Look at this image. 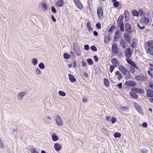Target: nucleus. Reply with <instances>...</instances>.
Masks as SVG:
<instances>
[{"label": "nucleus", "mask_w": 153, "mask_h": 153, "mask_svg": "<svg viewBox=\"0 0 153 153\" xmlns=\"http://www.w3.org/2000/svg\"><path fill=\"white\" fill-rule=\"evenodd\" d=\"M97 13L99 18H101L103 15V9L101 7H98Z\"/></svg>", "instance_id": "0eeeda50"}, {"label": "nucleus", "mask_w": 153, "mask_h": 153, "mask_svg": "<svg viewBox=\"0 0 153 153\" xmlns=\"http://www.w3.org/2000/svg\"><path fill=\"white\" fill-rule=\"evenodd\" d=\"M145 25L143 23L140 21L139 23L137 24V26L139 27L140 30L144 29L145 27Z\"/></svg>", "instance_id": "f3484780"}, {"label": "nucleus", "mask_w": 153, "mask_h": 153, "mask_svg": "<svg viewBox=\"0 0 153 153\" xmlns=\"http://www.w3.org/2000/svg\"><path fill=\"white\" fill-rule=\"evenodd\" d=\"M136 40L135 39H133L131 40V45L132 48H135L137 46V44L136 43Z\"/></svg>", "instance_id": "a878e982"}, {"label": "nucleus", "mask_w": 153, "mask_h": 153, "mask_svg": "<svg viewBox=\"0 0 153 153\" xmlns=\"http://www.w3.org/2000/svg\"><path fill=\"white\" fill-rule=\"evenodd\" d=\"M84 48L86 50H88L89 48V46L87 45H85L84 46Z\"/></svg>", "instance_id": "5fc2aeb1"}, {"label": "nucleus", "mask_w": 153, "mask_h": 153, "mask_svg": "<svg viewBox=\"0 0 153 153\" xmlns=\"http://www.w3.org/2000/svg\"><path fill=\"white\" fill-rule=\"evenodd\" d=\"M135 79L136 80L140 81H144L146 79V77L142 74L136 76Z\"/></svg>", "instance_id": "9d476101"}, {"label": "nucleus", "mask_w": 153, "mask_h": 153, "mask_svg": "<svg viewBox=\"0 0 153 153\" xmlns=\"http://www.w3.org/2000/svg\"><path fill=\"white\" fill-rule=\"evenodd\" d=\"M113 28H114V26H112L111 27L109 30L108 32H112L113 30Z\"/></svg>", "instance_id": "680f3d73"}, {"label": "nucleus", "mask_w": 153, "mask_h": 153, "mask_svg": "<svg viewBox=\"0 0 153 153\" xmlns=\"http://www.w3.org/2000/svg\"><path fill=\"white\" fill-rule=\"evenodd\" d=\"M58 94L60 96L62 97H64L65 96L66 94L64 91H59Z\"/></svg>", "instance_id": "58836bf2"}, {"label": "nucleus", "mask_w": 153, "mask_h": 153, "mask_svg": "<svg viewBox=\"0 0 153 153\" xmlns=\"http://www.w3.org/2000/svg\"><path fill=\"white\" fill-rule=\"evenodd\" d=\"M74 51L75 52L78 56H80L81 53V50L79 48H77L74 47Z\"/></svg>", "instance_id": "5701e85b"}, {"label": "nucleus", "mask_w": 153, "mask_h": 153, "mask_svg": "<svg viewBox=\"0 0 153 153\" xmlns=\"http://www.w3.org/2000/svg\"><path fill=\"white\" fill-rule=\"evenodd\" d=\"M104 84L107 87L109 86V81L108 79H103Z\"/></svg>", "instance_id": "393cba45"}, {"label": "nucleus", "mask_w": 153, "mask_h": 153, "mask_svg": "<svg viewBox=\"0 0 153 153\" xmlns=\"http://www.w3.org/2000/svg\"><path fill=\"white\" fill-rule=\"evenodd\" d=\"M77 6V7L80 9H83V6L82 4L80 3V2H77L75 4Z\"/></svg>", "instance_id": "473e14b6"}, {"label": "nucleus", "mask_w": 153, "mask_h": 153, "mask_svg": "<svg viewBox=\"0 0 153 153\" xmlns=\"http://www.w3.org/2000/svg\"><path fill=\"white\" fill-rule=\"evenodd\" d=\"M116 119L114 117H113L111 119V122L112 123H114L116 121Z\"/></svg>", "instance_id": "3c124183"}, {"label": "nucleus", "mask_w": 153, "mask_h": 153, "mask_svg": "<svg viewBox=\"0 0 153 153\" xmlns=\"http://www.w3.org/2000/svg\"><path fill=\"white\" fill-rule=\"evenodd\" d=\"M125 53L126 58H130L131 57L133 52L130 48H127L125 50Z\"/></svg>", "instance_id": "20e7f679"}, {"label": "nucleus", "mask_w": 153, "mask_h": 153, "mask_svg": "<svg viewBox=\"0 0 153 153\" xmlns=\"http://www.w3.org/2000/svg\"><path fill=\"white\" fill-rule=\"evenodd\" d=\"M94 36H97L98 35L97 32L96 31H94Z\"/></svg>", "instance_id": "69168bd1"}, {"label": "nucleus", "mask_w": 153, "mask_h": 153, "mask_svg": "<svg viewBox=\"0 0 153 153\" xmlns=\"http://www.w3.org/2000/svg\"><path fill=\"white\" fill-rule=\"evenodd\" d=\"M51 10H52V12L54 13H55L56 12V9L55 8L53 7H51Z\"/></svg>", "instance_id": "8fccbe9b"}, {"label": "nucleus", "mask_w": 153, "mask_h": 153, "mask_svg": "<svg viewBox=\"0 0 153 153\" xmlns=\"http://www.w3.org/2000/svg\"><path fill=\"white\" fill-rule=\"evenodd\" d=\"M63 56L64 58L66 59H68L70 57V55L66 53H64Z\"/></svg>", "instance_id": "79ce46f5"}, {"label": "nucleus", "mask_w": 153, "mask_h": 153, "mask_svg": "<svg viewBox=\"0 0 153 153\" xmlns=\"http://www.w3.org/2000/svg\"><path fill=\"white\" fill-rule=\"evenodd\" d=\"M61 146L58 143H56L54 144V147L56 151H58L61 149Z\"/></svg>", "instance_id": "4be33fe9"}, {"label": "nucleus", "mask_w": 153, "mask_h": 153, "mask_svg": "<svg viewBox=\"0 0 153 153\" xmlns=\"http://www.w3.org/2000/svg\"><path fill=\"white\" fill-rule=\"evenodd\" d=\"M150 87L151 88L153 89V83L150 85Z\"/></svg>", "instance_id": "774afa93"}, {"label": "nucleus", "mask_w": 153, "mask_h": 153, "mask_svg": "<svg viewBox=\"0 0 153 153\" xmlns=\"http://www.w3.org/2000/svg\"><path fill=\"white\" fill-rule=\"evenodd\" d=\"M147 96L148 97H153V91L151 90H146Z\"/></svg>", "instance_id": "aec40b11"}, {"label": "nucleus", "mask_w": 153, "mask_h": 153, "mask_svg": "<svg viewBox=\"0 0 153 153\" xmlns=\"http://www.w3.org/2000/svg\"><path fill=\"white\" fill-rule=\"evenodd\" d=\"M140 21L146 25L149 22V19L148 18L144 17L140 19Z\"/></svg>", "instance_id": "2eb2a0df"}, {"label": "nucleus", "mask_w": 153, "mask_h": 153, "mask_svg": "<svg viewBox=\"0 0 153 153\" xmlns=\"http://www.w3.org/2000/svg\"><path fill=\"white\" fill-rule=\"evenodd\" d=\"M123 15H120L117 20V25L119 26L121 31H124V24L123 22Z\"/></svg>", "instance_id": "f03ea898"}, {"label": "nucleus", "mask_w": 153, "mask_h": 153, "mask_svg": "<svg viewBox=\"0 0 153 153\" xmlns=\"http://www.w3.org/2000/svg\"><path fill=\"white\" fill-rule=\"evenodd\" d=\"M114 68V66L111 65L109 68V71L111 72L112 73Z\"/></svg>", "instance_id": "a18cd8bd"}, {"label": "nucleus", "mask_w": 153, "mask_h": 153, "mask_svg": "<svg viewBox=\"0 0 153 153\" xmlns=\"http://www.w3.org/2000/svg\"><path fill=\"white\" fill-rule=\"evenodd\" d=\"M82 101L84 102H87L88 100L86 98L84 97L82 99Z\"/></svg>", "instance_id": "13d9d810"}, {"label": "nucleus", "mask_w": 153, "mask_h": 153, "mask_svg": "<svg viewBox=\"0 0 153 153\" xmlns=\"http://www.w3.org/2000/svg\"><path fill=\"white\" fill-rule=\"evenodd\" d=\"M26 94V91L19 92V93L17 96L18 99L19 100H21Z\"/></svg>", "instance_id": "a211bd4d"}, {"label": "nucleus", "mask_w": 153, "mask_h": 153, "mask_svg": "<svg viewBox=\"0 0 153 153\" xmlns=\"http://www.w3.org/2000/svg\"><path fill=\"white\" fill-rule=\"evenodd\" d=\"M125 85L129 87H134L136 86L137 85L136 83L134 81L132 80L126 81Z\"/></svg>", "instance_id": "423d86ee"}, {"label": "nucleus", "mask_w": 153, "mask_h": 153, "mask_svg": "<svg viewBox=\"0 0 153 153\" xmlns=\"http://www.w3.org/2000/svg\"><path fill=\"white\" fill-rule=\"evenodd\" d=\"M84 76L86 77H88V75L87 73H84Z\"/></svg>", "instance_id": "338daca9"}, {"label": "nucleus", "mask_w": 153, "mask_h": 153, "mask_svg": "<svg viewBox=\"0 0 153 153\" xmlns=\"http://www.w3.org/2000/svg\"><path fill=\"white\" fill-rule=\"evenodd\" d=\"M51 18L52 21L54 22H56V19L55 18L54 16L53 15H52L51 16Z\"/></svg>", "instance_id": "4d7b16f0"}, {"label": "nucleus", "mask_w": 153, "mask_h": 153, "mask_svg": "<svg viewBox=\"0 0 153 153\" xmlns=\"http://www.w3.org/2000/svg\"><path fill=\"white\" fill-rule=\"evenodd\" d=\"M94 60L96 62H97L98 61V59L96 56V55L94 56Z\"/></svg>", "instance_id": "052dcab7"}, {"label": "nucleus", "mask_w": 153, "mask_h": 153, "mask_svg": "<svg viewBox=\"0 0 153 153\" xmlns=\"http://www.w3.org/2000/svg\"><path fill=\"white\" fill-rule=\"evenodd\" d=\"M115 75L117 76V79L118 80H120L123 77V76L120 71H117L115 73Z\"/></svg>", "instance_id": "6ab92c4d"}, {"label": "nucleus", "mask_w": 153, "mask_h": 153, "mask_svg": "<svg viewBox=\"0 0 153 153\" xmlns=\"http://www.w3.org/2000/svg\"><path fill=\"white\" fill-rule=\"evenodd\" d=\"M111 40V37L109 36H107L104 38V42L105 43L108 42Z\"/></svg>", "instance_id": "c756f323"}, {"label": "nucleus", "mask_w": 153, "mask_h": 153, "mask_svg": "<svg viewBox=\"0 0 153 153\" xmlns=\"http://www.w3.org/2000/svg\"><path fill=\"white\" fill-rule=\"evenodd\" d=\"M52 138L53 141L57 140L58 139V137L56 136L55 133H54L52 136Z\"/></svg>", "instance_id": "c85d7f7f"}, {"label": "nucleus", "mask_w": 153, "mask_h": 153, "mask_svg": "<svg viewBox=\"0 0 153 153\" xmlns=\"http://www.w3.org/2000/svg\"><path fill=\"white\" fill-rule=\"evenodd\" d=\"M130 95L133 98L136 99H137L138 96L133 91L130 92H129Z\"/></svg>", "instance_id": "b1692460"}, {"label": "nucleus", "mask_w": 153, "mask_h": 153, "mask_svg": "<svg viewBox=\"0 0 153 153\" xmlns=\"http://www.w3.org/2000/svg\"><path fill=\"white\" fill-rule=\"evenodd\" d=\"M87 62L89 65H91L93 63L92 60L91 59H87Z\"/></svg>", "instance_id": "4c0bfd02"}, {"label": "nucleus", "mask_w": 153, "mask_h": 153, "mask_svg": "<svg viewBox=\"0 0 153 153\" xmlns=\"http://www.w3.org/2000/svg\"><path fill=\"white\" fill-rule=\"evenodd\" d=\"M64 4V2L62 0L59 1L56 4V5L59 7L62 6Z\"/></svg>", "instance_id": "bb28decb"}, {"label": "nucleus", "mask_w": 153, "mask_h": 153, "mask_svg": "<svg viewBox=\"0 0 153 153\" xmlns=\"http://www.w3.org/2000/svg\"><path fill=\"white\" fill-rule=\"evenodd\" d=\"M145 49L147 53L153 55V41L151 40L146 42Z\"/></svg>", "instance_id": "f257e3e1"}, {"label": "nucleus", "mask_w": 153, "mask_h": 153, "mask_svg": "<svg viewBox=\"0 0 153 153\" xmlns=\"http://www.w3.org/2000/svg\"><path fill=\"white\" fill-rule=\"evenodd\" d=\"M122 82H121L120 83L118 84H117V86H118V87L119 88H122Z\"/></svg>", "instance_id": "0e129e2a"}, {"label": "nucleus", "mask_w": 153, "mask_h": 153, "mask_svg": "<svg viewBox=\"0 0 153 153\" xmlns=\"http://www.w3.org/2000/svg\"><path fill=\"white\" fill-rule=\"evenodd\" d=\"M42 7L43 8H44L45 9H47V6L46 4L44 3H42Z\"/></svg>", "instance_id": "864d4df0"}, {"label": "nucleus", "mask_w": 153, "mask_h": 153, "mask_svg": "<svg viewBox=\"0 0 153 153\" xmlns=\"http://www.w3.org/2000/svg\"><path fill=\"white\" fill-rule=\"evenodd\" d=\"M131 13L134 16H138L139 15V13L136 10H134L131 12Z\"/></svg>", "instance_id": "cd10ccee"}, {"label": "nucleus", "mask_w": 153, "mask_h": 153, "mask_svg": "<svg viewBox=\"0 0 153 153\" xmlns=\"http://www.w3.org/2000/svg\"><path fill=\"white\" fill-rule=\"evenodd\" d=\"M0 146L1 148H4V145L2 142H1L0 143Z\"/></svg>", "instance_id": "e2e57ef3"}, {"label": "nucleus", "mask_w": 153, "mask_h": 153, "mask_svg": "<svg viewBox=\"0 0 153 153\" xmlns=\"http://www.w3.org/2000/svg\"><path fill=\"white\" fill-rule=\"evenodd\" d=\"M125 28L128 33L131 31V25L128 23H126L125 25Z\"/></svg>", "instance_id": "ddd939ff"}, {"label": "nucleus", "mask_w": 153, "mask_h": 153, "mask_svg": "<svg viewBox=\"0 0 153 153\" xmlns=\"http://www.w3.org/2000/svg\"><path fill=\"white\" fill-rule=\"evenodd\" d=\"M133 90L134 91L140 94H143L145 92V91L143 89L138 87L134 88Z\"/></svg>", "instance_id": "1a4fd4ad"}, {"label": "nucleus", "mask_w": 153, "mask_h": 153, "mask_svg": "<svg viewBox=\"0 0 153 153\" xmlns=\"http://www.w3.org/2000/svg\"><path fill=\"white\" fill-rule=\"evenodd\" d=\"M87 26L89 31H92V30L91 28V25L89 22H88L87 23Z\"/></svg>", "instance_id": "72a5a7b5"}, {"label": "nucleus", "mask_w": 153, "mask_h": 153, "mask_svg": "<svg viewBox=\"0 0 153 153\" xmlns=\"http://www.w3.org/2000/svg\"><path fill=\"white\" fill-rule=\"evenodd\" d=\"M123 37L126 42L130 43L131 42V37L128 34L126 33L123 34Z\"/></svg>", "instance_id": "f8f14e48"}, {"label": "nucleus", "mask_w": 153, "mask_h": 153, "mask_svg": "<svg viewBox=\"0 0 153 153\" xmlns=\"http://www.w3.org/2000/svg\"><path fill=\"white\" fill-rule=\"evenodd\" d=\"M91 49L94 51H97V49L96 47L94 45H93L91 47Z\"/></svg>", "instance_id": "c03bdc74"}, {"label": "nucleus", "mask_w": 153, "mask_h": 153, "mask_svg": "<svg viewBox=\"0 0 153 153\" xmlns=\"http://www.w3.org/2000/svg\"><path fill=\"white\" fill-rule=\"evenodd\" d=\"M119 2L117 1H116L114 3V6L115 7H117L119 6Z\"/></svg>", "instance_id": "37998d69"}, {"label": "nucleus", "mask_w": 153, "mask_h": 153, "mask_svg": "<svg viewBox=\"0 0 153 153\" xmlns=\"http://www.w3.org/2000/svg\"><path fill=\"white\" fill-rule=\"evenodd\" d=\"M126 60L128 63L131 66L133 65L135 63L133 61H132L129 58H126Z\"/></svg>", "instance_id": "2f4dec72"}, {"label": "nucleus", "mask_w": 153, "mask_h": 153, "mask_svg": "<svg viewBox=\"0 0 153 153\" xmlns=\"http://www.w3.org/2000/svg\"><path fill=\"white\" fill-rule=\"evenodd\" d=\"M30 151L32 153H38L37 151L33 148H31Z\"/></svg>", "instance_id": "ea45409f"}, {"label": "nucleus", "mask_w": 153, "mask_h": 153, "mask_svg": "<svg viewBox=\"0 0 153 153\" xmlns=\"http://www.w3.org/2000/svg\"><path fill=\"white\" fill-rule=\"evenodd\" d=\"M68 77L69 80L71 82H74L76 81V79L73 75L69 74Z\"/></svg>", "instance_id": "412c9836"}, {"label": "nucleus", "mask_w": 153, "mask_h": 153, "mask_svg": "<svg viewBox=\"0 0 153 153\" xmlns=\"http://www.w3.org/2000/svg\"><path fill=\"white\" fill-rule=\"evenodd\" d=\"M55 121L57 125L59 126L62 125V118L59 116L57 115L55 118Z\"/></svg>", "instance_id": "6e6552de"}, {"label": "nucleus", "mask_w": 153, "mask_h": 153, "mask_svg": "<svg viewBox=\"0 0 153 153\" xmlns=\"http://www.w3.org/2000/svg\"><path fill=\"white\" fill-rule=\"evenodd\" d=\"M120 44L123 49H124L127 46V44L125 41L123 39L120 41Z\"/></svg>", "instance_id": "dca6fc26"}, {"label": "nucleus", "mask_w": 153, "mask_h": 153, "mask_svg": "<svg viewBox=\"0 0 153 153\" xmlns=\"http://www.w3.org/2000/svg\"><path fill=\"white\" fill-rule=\"evenodd\" d=\"M39 67L40 69H43L45 68V65L42 62H41L39 64Z\"/></svg>", "instance_id": "e433bc0d"}, {"label": "nucleus", "mask_w": 153, "mask_h": 153, "mask_svg": "<svg viewBox=\"0 0 153 153\" xmlns=\"http://www.w3.org/2000/svg\"><path fill=\"white\" fill-rule=\"evenodd\" d=\"M136 108L137 109L138 111L140 112H140L141 111V108L138 105H137V106H136Z\"/></svg>", "instance_id": "603ef678"}, {"label": "nucleus", "mask_w": 153, "mask_h": 153, "mask_svg": "<svg viewBox=\"0 0 153 153\" xmlns=\"http://www.w3.org/2000/svg\"><path fill=\"white\" fill-rule=\"evenodd\" d=\"M81 64H82V65L83 67H86L87 65L86 62L83 61L82 62Z\"/></svg>", "instance_id": "09e8293b"}, {"label": "nucleus", "mask_w": 153, "mask_h": 153, "mask_svg": "<svg viewBox=\"0 0 153 153\" xmlns=\"http://www.w3.org/2000/svg\"><path fill=\"white\" fill-rule=\"evenodd\" d=\"M47 123L49 124L50 123V121L51 120V118L50 117H49L48 116H47Z\"/></svg>", "instance_id": "6e6d98bb"}, {"label": "nucleus", "mask_w": 153, "mask_h": 153, "mask_svg": "<svg viewBox=\"0 0 153 153\" xmlns=\"http://www.w3.org/2000/svg\"><path fill=\"white\" fill-rule=\"evenodd\" d=\"M118 46L115 43H113L112 46V50L114 54H117L118 53Z\"/></svg>", "instance_id": "9b49d317"}, {"label": "nucleus", "mask_w": 153, "mask_h": 153, "mask_svg": "<svg viewBox=\"0 0 153 153\" xmlns=\"http://www.w3.org/2000/svg\"><path fill=\"white\" fill-rule=\"evenodd\" d=\"M138 12L139 14H140V16H144L145 14V13L141 9H139L138 10Z\"/></svg>", "instance_id": "f704fd0d"}, {"label": "nucleus", "mask_w": 153, "mask_h": 153, "mask_svg": "<svg viewBox=\"0 0 153 153\" xmlns=\"http://www.w3.org/2000/svg\"><path fill=\"white\" fill-rule=\"evenodd\" d=\"M96 27L98 29H100L101 27V24L99 23H97L96 24Z\"/></svg>", "instance_id": "49530a36"}, {"label": "nucleus", "mask_w": 153, "mask_h": 153, "mask_svg": "<svg viewBox=\"0 0 153 153\" xmlns=\"http://www.w3.org/2000/svg\"><path fill=\"white\" fill-rule=\"evenodd\" d=\"M132 68L133 70V72L134 73L135 71H139V69L138 68V67L136 65L135 63L132 66Z\"/></svg>", "instance_id": "7c9ffc66"}, {"label": "nucleus", "mask_w": 153, "mask_h": 153, "mask_svg": "<svg viewBox=\"0 0 153 153\" xmlns=\"http://www.w3.org/2000/svg\"><path fill=\"white\" fill-rule=\"evenodd\" d=\"M142 126L144 128H146L147 127V124L146 123L144 122L142 124Z\"/></svg>", "instance_id": "bf43d9fd"}, {"label": "nucleus", "mask_w": 153, "mask_h": 153, "mask_svg": "<svg viewBox=\"0 0 153 153\" xmlns=\"http://www.w3.org/2000/svg\"><path fill=\"white\" fill-rule=\"evenodd\" d=\"M36 72L38 75H39L41 74L40 71L38 68L36 69Z\"/></svg>", "instance_id": "de8ad7c7"}, {"label": "nucleus", "mask_w": 153, "mask_h": 153, "mask_svg": "<svg viewBox=\"0 0 153 153\" xmlns=\"http://www.w3.org/2000/svg\"><path fill=\"white\" fill-rule=\"evenodd\" d=\"M122 34L121 33V32L119 30H117L115 33V34L114 36V42H116L118 39L122 36Z\"/></svg>", "instance_id": "7ed1b4c3"}, {"label": "nucleus", "mask_w": 153, "mask_h": 153, "mask_svg": "<svg viewBox=\"0 0 153 153\" xmlns=\"http://www.w3.org/2000/svg\"><path fill=\"white\" fill-rule=\"evenodd\" d=\"M121 136L119 132L115 133L114 135V136L115 138L119 137H120Z\"/></svg>", "instance_id": "a19ab883"}, {"label": "nucleus", "mask_w": 153, "mask_h": 153, "mask_svg": "<svg viewBox=\"0 0 153 153\" xmlns=\"http://www.w3.org/2000/svg\"><path fill=\"white\" fill-rule=\"evenodd\" d=\"M119 70L123 75H126L128 71L127 69L124 66L122 65H120L118 67Z\"/></svg>", "instance_id": "39448f33"}, {"label": "nucleus", "mask_w": 153, "mask_h": 153, "mask_svg": "<svg viewBox=\"0 0 153 153\" xmlns=\"http://www.w3.org/2000/svg\"><path fill=\"white\" fill-rule=\"evenodd\" d=\"M37 60L36 59H32V63L34 65H36L37 64Z\"/></svg>", "instance_id": "c9c22d12"}, {"label": "nucleus", "mask_w": 153, "mask_h": 153, "mask_svg": "<svg viewBox=\"0 0 153 153\" xmlns=\"http://www.w3.org/2000/svg\"><path fill=\"white\" fill-rule=\"evenodd\" d=\"M111 63L115 67H117L118 66H119V62L118 60L115 58H113L111 60Z\"/></svg>", "instance_id": "4468645a"}]
</instances>
